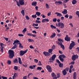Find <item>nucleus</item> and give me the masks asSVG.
<instances>
[{"label":"nucleus","instance_id":"obj_37","mask_svg":"<svg viewBox=\"0 0 79 79\" xmlns=\"http://www.w3.org/2000/svg\"><path fill=\"white\" fill-rule=\"evenodd\" d=\"M7 63L8 64H10L11 63V60H8L7 61Z\"/></svg>","mask_w":79,"mask_h":79},{"label":"nucleus","instance_id":"obj_28","mask_svg":"<svg viewBox=\"0 0 79 79\" xmlns=\"http://www.w3.org/2000/svg\"><path fill=\"white\" fill-rule=\"evenodd\" d=\"M72 3L73 5H74V4H76L77 3V1L76 0H73L72 2Z\"/></svg>","mask_w":79,"mask_h":79},{"label":"nucleus","instance_id":"obj_57","mask_svg":"<svg viewBox=\"0 0 79 79\" xmlns=\"http://www.w3.org/2000/svg\"><path fill=\"white\" fill-rule=\"evenodd\" d=\"M73 68V66L72 65L70 66L69 69H72Z\"/></svg>","mask_w":79,"mask_h":79},{"label":"nucleus","instance_id":"obj_54","mask_svg":"<svg viewBox=\"0 0 79 79\" xmlns=\"http://www.w3.org/2000/svg\"><path fill=\"white\" fill-rule=\"evenodd\" d=\"M32 73H29L28 76H27V77L28 78H29V77L30 75H32Z\"/></svg>","mask_w":79,"mask_h":79},{"label":"nucleus","instance_id":"obj_42","mask_svg":"<svg viewBox=\"0 0 79 79\" xmlns=\"http://www.w3.org/2000/svg\"><path fill=\"white\" fill-rule=\"evenodd\" d=\"M32 26H39V24H38V23L35 24L34 23L32 24Z\"/></svg>","mask_w":79,"mask_h":79},{"label":"nucleus","instance_id":"obj_18","mask_svg":"<svg viewBox=\"0 0 79 79\" xmlns=\"http://www.w3.org/2000/svg\"><path fill=\"white\" fill-rule=\"evenodd\" d=\"M36 5H37V2H33L32 3V5L33 6H36Z\"/></svg>","mask_w":79,"mask_h":79},{"label":"nucleus","instance_id":"obj_27","mask_svg":"<svg viewBox=\"0 0 79 79\" xmlns=\"http://www.w3.org/2000/svg\"><path fill=\"white\" fill-rule=\"evenodd\" d=\"M1 47V48H4L5 47V44H3V43H1L0 44Z\"/></svg>","mask_w":79,"mask_h":79},{"label":"nucleus","instance_id":"obj_39","mask_svg":"<svg viewBox=\"0 0 79 79\" xmlns=\"http://www.w3.org/2000/svg\"><path fill=\"white\" fill-rule=\"evenodd\" d=\"M37 70H40H40H42V67H37Z\"/></svg>","mask_w":79,"mask_h":79},{"label":"nucleus","instance_id":"obj_8","mask_svg":"<svg viewBox=\"0 0 79 79\" xmlns=\"http://www.w3.org/2000/svg\"><path fill=\"white\" fill-rule=\"evenodd\" d=\"M58 27H60L61 29H63L64 27V24L62 23H58Z\"/></svg>","mask_w":79,"mask_h":79},{"label":"nucleus","instance_id":"obj_51","mask_svg":"<svg viewBox=\"0 0 79 79\" xmlns=\"http://www.w3.org/2000/svg\"><path fill=\"white\" fill-rule=\"evenodd\" d=\"M18 35L19 36V37H23V35L22 34H19Z\"/></svg>","mask_w":79,"mask_h":79},{"label":"nucleus","instance_id":"obj_58","mask_svg":"<svg viewBox=\"0 0 79 79\" xmlns=\"http://www.w3.org/2000/svg\"><path fill=\"white\" fill-rule=\"evenodd\" d=\"M26 19H27V20L29 19V17H28V16H26Z\"/></svg>","mask_w":79,"mask_h":79},{"label":"nucleus","instance_id":"obj_33","mask_svg":"<svg viewBox=\"0 0 79 79\" xmlns=\"http://www.w3.org/2000/svg\"><path fill=\"white\" fill-rule=\"evenodd\" d=\"M21 13L23 15V16H24V10H22L21 11Z\"/></svg>","mask_w":79,"mask_h":79},{"label":"nucleus","instance_id":"obj_24","mask_svg":"<svg viewBox=\"0 0 79 79\" xmlns=\"http://www.w3.org/2000/svg\"><path fill=\"white\" fill-rule=\"evenodd\" d=\"M13 45H14V46L12 48V49H15V48L17 47V45H16V44H13Z\"/></svg>","mask_w":79,"mask_h":79},{"label":"nucleus","instance_id":"obj_60","mask_svg":"<svg viewBox=\"0 0 79 79\" xmlns=\"http://www.w3.org/2000/svg\"><path fill=\"white\" fill-rule=\"evenodd\" d=\"M35 63H37L38 62V60L35 59L34 60Z\"/></svg>","mask_w":79,"mask_h":79},{"label":"nucleus","instance_id":"obj_30","mask_svg":"<svg viewBox=\"0 0 79 79\" xmlns=\"http://www.w3.org/2000/svg\"><path fill=\"white\" fill-rule=\"evenodd\" d=\"M28 41L29 42H34V40L32 39H29L28 40Z\"/></svg>","mask_w":79,"mask_h":79},{"label":"nucleus","instance_id":"obj_15","mask_svg":"<svg viewBox=\"0 0 79 79\" xmlns=\"http://www.w3.org/2000/svg\"><path fill=\"white\" fill-rule=\"evenodd\" d=\"M57 77H53V79H57V78H59L60 77V74L57 73Z\"/></svg>","mask_w":79,"mask_h":79},{"label":"nucleus","instance_id":"obj_4","mask_svg":"<svg viewBox=\"0 0 79 79\" xmlns=\"http://www.w3.org/2000/svg\"><path fill=\"white\" fill-rule=\"evenodd\" d=\"M55 58H56V55H53L52 57L49 58V60H50L49 62L50 63H53V61H55Z\"/></svg>","mask_w":79,"mask_h":79},{"label":"nucleus","instance_id":"obj_19","mask_svg":"<svg viewBox=\"0 0 79 79\" xmlns=\"http://www.w3.org/2000/svg\"><path fill=\"white\" fill-rule=\"evenodd\" d=\"M63 14H64V15H66L67 14V10L66 9H64V11L62 12Z\"/></svg>","mask_w":79,"mask_h":79},{"label":"nucleus","instance_id":"obj_40","mask_svg":"<svg viewBox=\"0 0 79 79\" xmlns=\"http://www.w3.org/2000/svg\"><path fill=\"white\" fill-rule=\"evenodd\" d=\"M53 51V49H49L48 50V52H49V53H52V52Z\"/></svg>","mask_w":79,"mask_h":79},{"label":"nucleus","instance_id":"obj_7","mask_svg":"<svg viewBox=\"0 0 79 79\" xmlns=\"http://www.w3.org/2000/svg\"><path fill=\"white\" fill-rule=\"evenodd\" d=\"M27 49H26V50L24 51H20L19 52V55L20 56H23L26 53H27Z\"/></svg>","mask_w":79,"mask_h":79},{"label":"nucleus","instance_id":"obj_13","mask_svg":"<svg viewBox=\"0 0 79 79\" xmlns=\"http://www.w3.org/2000/svg\"><path fill=\"white\" fill-rule=\"evenodd\" d=\"M19 43H20L19 41L17 40L14 41V42L13 43V44H19Z\"/></svg>","mask_w":79,"mask_h":79},{"label":"nucleus","instance_id":"obj_59","mask_svg":"<svg viewBox=\"0 0 79 79\" xmlns=\"http://www.w3.org/2000/svg\"><path fill=\"white\" fill-rule=\"evenodd\" d=\"M35 52H36V53H39V52L37 51V50L36 49L35 50Z\"/></svg>","mask_w":79,"mask_h":79},{"label":"nucleus","instance_id":"obj_34","mask_svg":"<svg viewBox=\"0 0 79 79\" xmlns=\"http://www.w3.org/2000/svg\"><path fill=\"white\" fill-rule=\"evenodd\" d=\"M14 63H18V59H15L14 61Z\"/></svg>","mask_w":79,"mask_h":79},{"label":"nucleus","instance_id":"obj_3","mask_svg":"<svg viewBox=\"0 0 79 79\" xmlns=\"http://www.w3.org/2000/svg\"><path fill=\"white\" fill-rule=\"evenodd\" d=\"M9 54V57L10 58H13L14 56V52L13 51L11 50H9L8 52Z\"/></svg>","mask_w":79,"mask_h":79},{"label":"nucleus","instance_id":"obj_52","mask_svg":"<svg viewBox=\"0 0 79 79\" xmlns=\"http://www.w3.org/2000/svg\"><path fill=\"white\" fill-rule=\"evenodd\" d=\"M5 27H6V29H9V27L7 26V25H5Z\"/></svg>","mask_w":79,"mask_h":79},{"label":"nucleus","instance_id":"obj_38","mask_svg":"<svg viewBox=\"0 0 79 79\" xmlns=\"http://www.w3.org/2000/svg\"><path fill=\"white\" fill-rule=\"evenodd\" d=\"M46 8L48 9L49 8V5H48L47 3H46Z\"/></svg>","mask_w":79,"mask_h":79},{"label":"nucleus","instance_id":"obj_21","mask_svg":"<svg viewBox=\"0 0 79 79\" xmlns=\"http://www.w3.org/2000/svg\"><path fill=\"white\" fill-rule=\"evenodd\" d=\"M51 75L52 76V77H56V75L53 72L52 73Z\"/></svg>","mask_w":79,"mask_h":79},{"label":"nucleus","instance_id":"obj_43","mask_svg":"<svg viewBox=\"0 0 79 79\" xmlns=\"http://www.w3.org/2000/svg\"><path fill=\"white\" fill-rule=\"evenodd\" d=\"M19 48H23V46H22V44L21 43H19Z\"/></svg>","mask_w":79,"mask_h":79},{"label":"nucleus","instance_id":"obj_6","mask_svg":"<svg viewBox=\"0 0 79 79\" xmlns=\"http://www.w3.org/2000/svg\"><path fill=\"white\" fill-rule=\"evenodd\" d=\"M75 45H76V44H75V43H74V41H72V43L70 44L69 46V49L70 50H71V49L73 48V47L74 46H75Z\"/></svg>","mask_w":79,"mask_h":79},{"label":"nucleus","instance_id":"obj_62","mask_svg":"<svg viewBox=\"0 0 79 79\" xmlns=\"http://www.w3.org/2000/svg\"><path fill=\"white\" fill-rule=\"evenodd\" d=\"M29 68L30 69H33V66L31 65L30 66Z\"/></svg>","mask_w":79,"mask_h":79},{"label":"nucleus","instance_id":"obj_32","mask_svg":"<svg viewBox=\"0 0 79 79\" xmlns=\"http://www.w3.org/2000/svg\"><path fill=\"white\" fill-rule=\"evenodd\" d=\"M17 73H15L14 74V76L13 77L15 78V77H17Z\"/></svg>","mask_w":79,"mask_h":79},{"label":"nucleus","instance_id":"obj_23","mask_svg":"<svg viewBox=\"0 0 79 79\" xmlns=\"http://www.w3.org/2000/svg\"><path fill=\"white\" fill-rule=\"evenodd\" d=\"M18 61H19V64H22V62L21 61V58L19 57L18 58Z\"/></svg>","mask_w":79,"mask_h":79},{"label":"nucleus","instance_id":"obj_56","mask_svg":"<svg viewBox=\"0 0 79 79\" xmlns=\"http://www.w3.org/2000/svg\"><path fill=\"white\" fill-rule=\"evenodd\" d=\"M4 39L6 40V41L7 42L8 40V38L6 37H4Z\"/></svg>","mask_w":79,"mask_h":79},{"label":"nucleus","instance_id":"obj_26","mask_svg":"<svg viewBox=\"0 0 79 79\" xmlns=\"http://www.w3.org/2000/svg\"><path fill=\"white\" fill-rule=\"evenodd\" d=\"M73 79H76V73L74 72L73 75Z\"/></svg>","mask_w":79,"mask_h":79},{"label":"nucleus","instance_id":"obj_48","mask_svg":"<svg viewBox=\"0 0 79 79\" xmlns=\"http://www.w3.org/2000/svg\"><path fill=\"white\" fill-rule=\"evenodd\" d=\"M2 78L3 79H8V78L6 77H3V76H2Z\"/></svg>","mask_w":79,"mask_h":79},{"label":"nucleus","instance_id":"obj_64","mask_svg":"<svg viewBox=\"0 0 79 79\" xmlns=\"http://www.w3.org/2000/svg\"><path fill=\"white\" fill-rule=\"evenodd\" d=\"M30 48H34V47H33V46H32V45H30Z\"/></svg>","mask_w":79,"mask_h":79},{"label":"nucleus","instance_id":"obj_35","mask_svg":"<svg viewBox=\"0 0 79 79\" xmlns=\"http://www.w3.org/2000/svg\"><path fill=\"white\" fill-rule=\"evenodd\" d=\"M70 39V38H65V40H66V41H69Z\"/></svg>","mask_w":79,"mask_h":79},{"label":"nucleus","instance_id":"obj_36","mask_svg":"<svg viewBox=\"0 0 79 79\" xmlns=\"http://www.w3.org/2000/svg\"><path fill=\"white\" fill-rule=\"evenodd\" d=\"M18 66H15L14 68V69L15 70V71H17V70H18Z\"/></svg>","mask_w":79,"mask_h":79},{"label":"nucleus","instance_id":"obj_25","mask_svg":"<svg viewBox=\"0 0 79 79\" xmlns=\"http://www.w3.org/2000/svg\"><path fill=\"white\" fill-rule=\"evenodd\" d=\"M36 15L38 16H39L40 15V13L39 12H36Z\"/></svg>","mask_w":79,"mask_h":79},{"label":"nucleus","instance_id":"obj_5","mask_svg":"<svg viewBox=\"0 0 79 79\" xmlns=\"http://www.w3.org/2000/svg\"><path fill=\"white\" fill-rule=\"evenodd\" d=\"M46 68L49 73H52V69L50 66L48 65L46 66Z\"/></svg>","mask_w":79,"mask_h":79},{"label":"nucleus","instance_id":"obj_16","mask_svg":"<svg viewBox=\"0 0 79 79\" xmlns=\"http://www.w3.org/2000/svg\"><path fill=\"white\" fill-rule=\"evenodd\" d=\"M55 14L56 15H57V16H59V17H61V16H62V15L60 13L56 12Z\"/></svg>","mask_w":79,"mask_h":79},{"label":"nucleus","instance_id":"obj_11","mask_svg":"<svg viewBox=\"0 0 79 79\" xmlns=\"http://www.w3.org/2000/svg\"><path fill=\"white\" fill-rule=\"evenodd\" d=\"M43 53L46 56H50V53L48 52H43Z\"/></svg>","mask_w":79,"mask_h":79},{"label":"nucleus","instance_id":"obj_1","mask_svg":"<svg viewBox=\"0 0 79 79\" xmlns=\"http://www.w3.org/2000/svg\"><path fill=\"white\" fill-rule=\"evenodd\" d=\"M61 42H62L63 43L64 41L62 39L59 38L58 39V42H56V44H58V45H60V47H61V48H62L63 50H64V45H63Z\"/></svg>","mask_w":79,"mask_h":79},{"label":"nucleus","instance_id":"obj_31","mask_svg":"<svg viewBox=\"0 0 79 79\" xmlns=\"http://www.w3.org/2000/svg\"><path fill=\"white\" fill-rule=\"evenodd\" d=\"M50 27L52 29H56V27L53 26V25H51Z\"/></svg>","mask_w":79,"mask_h":79},{"label":"nucleus","instance_id":"obj_44","mask_svg":"<svg viewBox=\"0 0 79 79\" xmlns=\"http://www.w3.org/2000/svg\"><path fill=\"white\" fill-rule=\"evenodd\" d=\"M35 23H40L41 22H40V21L39 20H36V21Z\"/></svg>","mask_w":79,"mask_h":79},{"label":"nucleus","instance_id":"obj_61","mask_svg":"<svg viewBox=\"0 0 79 79\" xmlns=\"http://www.w3.org/2000/svg\"><path fill=\"white\" fill-rule=\"evenodd\" d=\"M41 16H42V18H45V16L44 15H41Z\"/></svg>","mask_w":79,"mask_h":79},{"label":"nucleus","instance_id":"obj_17","mask_svg":"<svg viewBox=\"0 0 79 79\" xmlns=\"http://www.w3.org/2000/svg\"><path fill=\"white\" fill-rule=\"evenodd\" d=\"M62 73H63V75H64V76H65V75L67 74V72H66V70H65L64 69L63 71H62Z\"/></svg>","mask_w":79,"mask_h":79},{"label":"nucleus","instance_id":"obj_22","mask_svg":"<svg viewBox=\"0 0 79 79\" xmlns=\"http://www.w3.org/2000/svg\"><path fill=\"white\" fill-rule=\"evenodd\" d=\"M27 30V29L26 28H24L22 31V33L23 34H25L26 33V31Z\"/></svg>","mask_w":79,"mask_h":79},{"label":"nucleus","instance_id":"obj_49","mask_svg":"<svg viewBox=\"0 0 79 79\" xmlns=\"http://www.w3.org/2000/svg\"><path fill=\"white\" fill-rule=\"evenodd\" d=\"M42 23H45V22H46V20L45 19H43L42 21Z\"/></svg>","mask_w":79,"mask_h":79},{"label":"nucleus","instance_id":"obj_63","mask_svg":"<svg viewBox=\"0 0 79 79\" xmlns=\"http://www.w3.org/2000/svg\"><path fill=\"white\" fill-rule=\"evenodd\" d=\"M23 79H27V76H25L24 77H23Z\"/></svg>","mask_w":79,"mask_h":79},{"label":"nucleus","instance_id":"obj_14","mask_svg":"<svg viewBox=\"0 0 79 79\" xmlns=\"http://www.w3.org/2000/svg\"><path fill=\"white\" fill-rule=\"evenodd\" d=\"M27 35H29V36H32V37H36V35L31 33H27Z\"/></svg>","mask_w":79,"mask_h":79},{"label":"nucleus","instance_id":"obj_53","mask_svg":"<svg viewBox=\"0 0 79 79\" xmlns=\"http://www.w3.org/2000/svg\"><path fill=\"white\" fill-rule=\"evenodd\" d=\"M38 66H40L42 65V64H41V62H40V61H39V63L38 64Z\"/></svg>","mask_w":79,"mask_h":79},{"label":"nucleus","instance_id":"obj_29","mask_svg":"<svg viewBox=\"0 0 79 79\" xmlns=\"http://www.w3.org/2000/svg\"><path fill=\"white\" fill-rule=\"evenodd\" d=\"M59 66L60 67V68H63V64H61L60 63L59 64Z\"/></svg>","mask_w":79,"mask_h":79},{"label":"nucleus","instance_id":"obj_55","mask_svg":"<svg viewBox=\"0 0 79 79\" xmlns=\"http://www.w3.org/2000/svg\"><path fill=\"white\" fill-rule=\"evenodd\" d=\"M64 16L65 18H68L69 17V15H68V14H67L65 15Z\"/></svg>","mask_w":79,"mask_h":79},{"label":"nucleus","instance_id":"obj_10","mask_svg":"<svg viewBox=\"0 0 79 79\" xmlns=\"http://www.w3.org/2000/svg\"><path fill=\"white\" fill-rule=\"evenodd\" d=\"M78 57L77 55H74L72 57V59L73 60V61H75L76 60V58L77 59L78 58Z\"/></svg>","mask_w":79,"mask_h":79},{"label":"nucleus","instance_id":"obj_41","mask_svg":"<svg viewBox=\"0 0 79 79\" xmlns=\"http://www.w3.org/2000/svg\"><path fill=\"white\" fill-rule=\"evenodd\" d=\"M32 18H37V15H32Z\"/></svg>","mask_w":79,"mask_h":79},{"label":"nucleus","instance_id":"obj_46","mask_svg":"<svg viewBox=\"0 0 79 79\" xmlns=\"http://www.w3.org/2000/svg\"><path fill=\"white\" fill-rule=\"evenodd\" d=\"M1 49L0 52H2V53H3V48H0Z\"/></svg>","mask_w":79,"mask_h":79},{"label":"nucleus","instance_id":"obj_50","mask_svg":"<svg viewBox=\"0 0 79 79\" xmlns=\"http://www.w3.org/2000/svg\"><path fill=\"white\" fill-rule=\"evenodd\" d=\"M66 71H69V68H66L65 69H64Z\"/></svg>","mask_w":79,"mask_h":79},{"label":"nucleus","instance_id":"obj_9","mask_svg":"<svg viewBox=\"0 0 79 79\" xmlns=\"http://www.w3.org/2000/svg\"><path fill=\"white\" fill-rule=\"evenodd\" d=\"M59 58L60 61H61L63 62L64 61L63 58H65V56L64 55H60L59 56Z\"/></svg>","mask_w":79,"mask_h":79},{"label":"nucleus","instance_id":"obj_20","mask_svg":"<svg viewBox=\"0 0 79 79\" xmlns=\"http://www.w3.org/2000/svg\"><path fill=\"white\" fill-rule=\"evenodd\" d=\"M56 35V33H53L52 34V35H51V38H54V37H55Z\"/></svg>","mask_w":79,"mask_h":79},{"label":"nucleus","instance_id":"obj_45","mask_svg":"<svg viewBox=\"0 0 79 79\" xmlns=\"http://www.w3.org/2000/svg\"><path fill=\"white\" fill-rule=\"evenodd\" d=\"M57 21V19L56 18H54L53 19V22H56Z\"/></svg>","mask_w":79,"mask_h":79},{"label":"nucleus","instance_id":"obj_2","mask_svg":"<svg viewBox=\"0 0 79 79\" xmlns=\"http://www.w3.org/2000/svg\"><path fill=\"white\" fill-rule=\"evenodd\" d=\"M16 2L18 6H20V5H24V0H19V2L16 1Z\"/></svg>","mask_w":79,"mask_h":79},{"label":"nucleus","instance_id":"obj_47","mask_svg":"<svg viewBox=\"0 0 79 79\" xmlns=\"http://www.w3.org/2000/svg\"><path fill=\"white\" fill-rule=\"evenodd\" d=\"M76 14L77 15L78 17L79 18V11H77L76 12Z\"/></svg>","mask_w":79,"mask_h":79},{"label":"nucleus","instance_id":"obj_12","mask_svg":"<svg viewBox=\"0 0 79 79\" xmlns=\"http://www.w3.org/2000/svg\"><path fill=\"white\" fill-rule=\"evenodd\" d=\"M61 3H62V2L61 1H58L55 2V4L57 5H60V4H61Z\"/></svg>","mask_w":79,"mask_h":79}]
</instances>
